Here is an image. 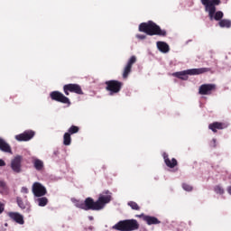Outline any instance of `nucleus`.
Listing matches in <instances>:
<instances>
[{
    "mask_svg": "<svg viewBox=\"0 0 231 231\" xmlns=\"http://www.w3.org/2000/svg\"><path fill=\"white\" fill-rule=\"evenodd\" d=\"M111 191L105 190L103 193L99 194L97 201L92 198H87L84 202H78L76 207L81 208L82 210H102L107 203L111 202Z\"/></svg>",
    "mask_w": 231,
    "mask_h": 231,
    "instance_id": "1",
    "label": "nucleus"
},
{
    "mask_svg": "<svg viewBox=\"0 0 231 231\" xmlns=\"http://www.w3.org/2000/svg\"><path fill=\"white\" fill-rule=\"evenodd\" d=\"M205 6V10L208 13L211 21H221L223 19V12L216 13V6L221 5V0H200Z\"/></svg>",
    "mask_w": 231,
    "mask_h": 231,
    "instance_id": "2",
    "label": "nucleus"
},
{
    "mask_svg": "<svg viewBox=\"0 0 231 231\" xmlns=\"http://www.w3.org/2000/svg\"><path fill=\"white\" fill-rule=\"evenodd\" d=\"M112 228L118 231H134L140 228V223L136 219L120 220Z\"/></svg>",
    "mask_w": 231,
    "mask_h": 231,
    "instance_id": "3",
    "label": "nucleus"
},
{
    "mask_svg": "<svg viewBox=\"0 0 231 231\" xmlns=\"http://www.w3.org/2000/svg\"><path fill=\"white\" fill-rule=\"evenodd\" d=\"M139 32H143L144 33H147V35H162L163 37L167 35V32L165 31H162L160 26L153 22L141 23L139 25Z\"/></svg>",
    "mask_w": 231,
    "mask_h": 231,
    "instance_id": "4",
    "label": "nucleus"
},
{
    "mask_svg": "<svg viewBox=\"0 0 231 231\" xmlns=\"http://www.w3.org/2000/svg\"><path fill=\"white\" fill-rule=\"evenodd\" d=\"M201 73H205V69H191L180 72H175L172 76L177 79H180V80H187L189 79V75H201Z\"/></svg>",
    "mask_w": 231,
    "mask_h": 231,
    "instance_id": "5",
    "label": "nucleus"
},
{
    "mask_svg": "<svg viewBox=\"0 0 231 231\" xmlns=\"http://www.w3.org/2000/svg\"><path fill=\"white\" fill-rule=\"evenodd\" d=\"M50 97L51 100H54L55 102H60V104H68V106H71V102L69 101V98L59 91H52L50 94Z\"/></svg>",
    "mask_w": 231,
    "mask_h": 231,
    "instance_id": "6",
    "label": "nucleus"
},
{
    "mask_svg": "<svg viewBox=\"0 0 231 231\" xmlns=\"http://www.w3.org/2000/svg\"><path fill=\"white\" fill-rule=\"evenodd\" d=\"M11 169L16 174L23 172V156L17 155L11 161Z\"/></svg>",
    "mask_w": 231,
    "mask_h": 231,
    "instance_id": "7",
    "label": "nucleus"
},
{
    "mask_svg": "<svg viewBox=\"0 0 231 231\" xmlns=\"http://www.w3.org/2000/svg\"><path fill=\"white\" fill-rule=\"evenodd\" d=\"M32 193L36 198H42V196H46L47 190L42 184L34 182L32 185Z\"/></svg>",
    "mask_w": 231,
    "mask_h": 231,
    "instance_id": "8",
    "label": "nucleus"
},
{
    "mask_svg": "<svg viewBox=\"0 0 231 231\" xmlns=\"http://www.w3.org/2000/svg\"><path fill=\"white\" fill-rule=\"evenodd\" d=\"M33 136H35V132L33 130H27L23 134L15 135V140L17 142H30Z\"/></svg>",
    "mask_w": 231,
    "mask_h": 231,
    "instance_id": "9",
    "label": "nucleus"
},
{
    "mask_svg": "<svg viewBox=\"0 0 231 231\" xmlns=\"http://www.w3.org/2000/svg\"><path fill=\"white\" fill-rule=\"evenodd\" d=\"M7 216L18 225H24V217L19 212H9Z\"/></svg>",
    "mask_w": 231,
    "mask_h": 231,
    "instance_id": "10",
    "label": "nucleus"
},
{
    "mask_svg": "<svg viewBox=\"0 0 231 231\" xmlns=\"http://www.w3.org/2000/svg\"><path fill=\"white\" fill-rule=\"evenodd\" d=\"M134 62H136V57L132 56L124 69L123 77L125 79H127V77H129V74L131 73V69L133 68Z\"/></svg>",
    "mask_w": 231,
    "mask_h": 231,
    "instance_id": "11",
    "label": "nucleus"
},
{
    "mask_svg": "<svg viewBox=\"0 0 231 231\" xmlns=\"http://www.w3.org/2000/svg\"><path fill=\"white\" fill-rule=\"evenodd\" d=\"M162 158L164 160L165 165L170 169H174V167L178 165V161L176 160V158H172L171 161V159H169V154H167V152H163Z\"/></svg>",
    "mask_w": 231,
    "mask_h": 231,
    "instance_id": "12",
    "label": "nucleus"
},
{
    "mask_svg": "<svg viewBox=\"0 0 231 231\" xmlns=\"http://www.w3.org/2000/svg\"><path fill=\"white\" fill-rule=\"evenodd\" d=\"M16 203L22 210H25V212H30L32 206H30V202H28V200L24 201L21 197H17Z\"/></svg>",
    "mask_w": 231,
    "mask_h": 231,
    "instance_id": "13",
    "label": "nucleus"
},
{
    "mask_svg": "<svg viewBox=\"0 0 231 231\" xmlns=\"http://www.w3.org/2000/svg\"><path fill=\"white\" fill-rule=\"evenodd\" d=\"M208 129H210V131L213 133H217V131L226 129V125L225 123L214 122L208 125Z\"/></svg>",
    "mask_w": 231,
    "mask_h": 231,
    "instance_id": "14",
    "label": "nucleus"
},
{
    "mask_svg": "<svg viewBox=\"0 0 231 231\" xmlns=\"http://www.w3.org/2000/svg\"><path fill=\"white\" fill-rule=\"evenodd\" d=\"M143 221L147 223V225H160V221L156 217H151L147 215H142Z\"/></svg>",
    "mask_w": 231,
    "mask_h": 231,
    "instance_id": "15",
    "label": "nucleus"
},
{
    "mask_svg": "<svg viewBox=\"0 0 231 231\" xmlns=\"http://www.w3.org/2000/svg\"><path fill=\"white\" fill-rule=\"evenodd\" d=\"M0 151H2L3 152L12 153V147L10 146V144H8V143H6V141H5V139L1 137H0Z\"/></svg>",
    "mask_w": 231,
    "mask_h": 231,
    "instance_id": "16",
    "label": "nucleus"
},
{
    "mask_svg": "<svg viewBox=\"0 0 231 231\" xmlns=\"http://www.w3.org/2000/svg\"><path fill=\"white\" fill-rule=\"evenodd\" d=\"M32 165L36 171H42L44 169V162L41 159H33Z\"/></svg>",
    "mask_w": 231,
    "mask_h": 231,
    "instance_id": "17",
    "label": "nucleus"
},
{
    "mask_svg": "<svg viewBox=\"0 0 231 231\" xmlns=\"http://www.w3.org/2000/svg\"><path fill=\"white\" fill-rule=\"evenodd\" d=\"M9 192L10 189H8L6 182L5 180H0V194H3V196H8Z\"/></svg>",
    "mask_w": 231,
    "mask_h": 231,
    "instance_id": "18",
    "label": "nucleus"
},
{
    "mask_svg": "<svg viewBox=\"0 0 231 231\" xmlns=\"http://www.w3.org/2000/svg\"><path fill=\"white\" fill-rule=\"evenodd\" d=\"M157 47L162 53H167L169 51V44L164 42H158Z\"/></svg>",
    "mask_w": 231,
    "mask_h": 231,
    "instance_id": "19",
    "label": "nucleus"
},
{
    "mask_svg": "<svg viewBox=\"0 0 231 231\" xmlns=\"http://www.w3.org/2000/svg\"><path fill=\"white\" fill-rule=\"evenodd\" d=\"M106 88H122L124 86L122 82L116 80L106 81Z\"/></svg>",
    "mask_w": 231,
    "mask_h": 231,
    "instance_id": "20",
    "label": "nucleus"
},
{
    "mask_svg": "<svg viewBox=\"0 0 231 231\" xmlns=\"http://www.w3.org/2000/svg\"><path fill=\"white\" fill-rule=\"evenodd\" d=\"M63 144L71 145V135L69 133H65L63 135Z\"/></svg>",
    "mask_w": 231,
    "mask_h": 231,
    "instance_id": "21",
    "label": "nucleus"
},
{
    "mask_svg": "<svg viewBox=\"0 0 231 231\" xmlns=\"http://www.w3.org/2000/svg\"><path fill=\"white\" fill-rule=\"evenodd\" d=\"M80 131V127L77 126V125H71L69 130H68V134H77V133H79Z\"/></svg>",
    "mask_w": 231,
    "mask_h": 231,
    "instance_id": "22",
    "label": "nucleus"
},
{
    "mask_svg": "<svg viewBox=\"0 0 231 231\" xmlns=\"http://www.w3.org/2000/svg\"><path fill=\"white\" fill-rule=\"evenodd\" d=\"M219 26L221 28H230L231 26V22L229 20H221L219 23H218Z\"/></svg>",
    "mask_w": 231,
    "mask_h": 231,
    "instance_id": "23",
    "label": "nucleus"
},
{
    "mask_svg": "<svg viewBox=\"0 0 231 231\" xmlns=\"http://www.w3.org/2000/svg\"><path fill=\"white\" fill-rule=\"evenodd\" d=\"M39 207H46L48 205V198L42 197L37 199Z\"/></svg>",
    "mask_w": 231,
    "mask_h": 231,
    "instance_id": "24",
    "label": "nucleus"
},
{
    "mask_svg": "<svg viewBox=\"0 0 231 231\" xmlns=\"http://www.w3.org/2000/svg\"><path fill=\"white\" fill-rule=\"evenodd\" d=\"M212 88H200L199 90V95H210Z\"/></svg>",
    "mask_w": 231,
    "mask_h": 231,
    "instance_id": "25",
    "label": "nucleus"
},
{
    "mask_svg": "<svg viewBox=\"0 0 231 231\" xmlns=\"http://www.w3.org/2000/svg\"><path fill=\"white\" fill-rule=\"evenodd\" d=\"M182 189L183 190H186V192H192V190L194 189V188L190 186V184L185 182L182 183Z\"/></svg>",
    "mask_w": 231,
    "mask_h": 231,
    "instance_id": "26",
    "label": "nucleus"
},
{
    "mask_svg": "<svg viewBox=\"0 0 231 231\" xmlns=\"http://www.w3.org/2000/svg\"><path fill=\"white\" fill-rule=\"evenodd\" d=\"M128 207H131L133 210H140V206L134 201L128 202Z\"/></svg>",
    "mask_w": 231,
    "mask_h": 231,
    "instance_id": "27",
    "label": "nucleus"
},
{
    "mask_svg": "<svg viewBox=\"0 0 231 231\" xmlns=\"http://www.w3.org/2000/svg\"><path fill=\"white\" fill-rule=\"evenodd\" d=\"M70 93H77L78 95H82V88H69Z\"/></svg>",
    "mask_w": 231,
    "mask_h": 231,
    "instance_id": "28",
    "label": "nucleus"
},
{
    "mask_svg": "<svg viewBox=\"0 0 231 231\" xmlns=\"http://www.w3.org/2000/svg\"><path fill=\"white\" fill-rule=\"evenodd\" d=\"M109 95H115V93H118L120 91V88H106Z\"/></svg>",
    "mask_w": 231,
    "mask_h": 231,
    "instance_id": "29",
    "label": "nucleus"
},
{
    "mask_svg": "<svg viewBox=\"0 0 231 231\" xmlns=\"http://www.w3.org/2000/svg\"><path fill=\"white\" fill-rule=\"evenodd\" d=\"M214 190L217 194H225V189L221 186H215Z\"/></svg>",
    "mask_w": 231,
    "mask_h": 231,
    "instance_id": "30",
    "label": "nucleus"
},
{
    "mask_svg": "<svg viewBox=\"0 0 231 231\" xmlns=\"http://www.w3.org/2000/svg\"><path fill=\"white\" fill-rule=\"evenodd\" d=\"M209 147H211V149H216V147H217V140L216 139H212L209 142Z\"/></svg>",
    "mask_w": 231,
    "mask_h": 231,
    "instance_id": "31",
    "label": "nucleus"
},
{
    "mask_svg": "<svg viewBox=\"0 0 231 231\" xmlns=\"http://www.w3.org/2000/svg\"><path fill=\"white\" fill-rule=\"evenodd\" d=\"M200 88H216V85L214 84H203L200 86Z\"/></svg>",
    "mask_w": 231,
    "mask_h": 231,
    "instance_id": "32",
    "label": "nucleus"
},
{
    "mask_svg": "<svg viewBox=\"0 0 231 231\" xmlns=\"http://www.w3.org/2000/svg\"><path fill=\"white\" fill-rule=\"evenodd\" d=\"M64 88H79V85H77V84H69V85H65Z\"/></svg>",
    "mask_w": 231,
    "mask_h": 231,
    "instance_id": "33",
    "label": "nucleus"
},
{
    "mask_svg": "<svg viewBox=\"0 0 231 231\" xmlns=\"http://www.w3.org/2000/svg\"><path fill=\"white\" fill-rule=\"evenodd\" d=\"M3 212H5V206L0 202V214H3Z\"/></svg>",
    "mask_w": 231,
    "mask_h": 231,
    "instance_id": "34",
    "label": "nucleus"
},
{
    "mask_svg": "<svg viewBox=\"0 0 231 231\" xmlns=\"http://www.w3.org/2000/svg\"><path fill=\"white\" fill-rule=\"evenodd\" d=\"M69 89H71V88H64L65 95H69Z\"/></svg>",
    "mask_w": 231,
    "mask_h": 231,
    "instance_id": "35",
    "label": "nucleus"
},
{
    "mask_svg": "<svg viewBox=\"0 0 231 231\" xmlns=\"http://www.w3.org/2000/svg\"><path fill=\"white\" fill-rule=\"evenodd\" d=\"M22 192H23V194H28V188L23 187L22 188Z\"/></svg>",
    "mask_w": 231,
    "mask_h": 231,
    "instance_id": "36",
    "label": "nucleus"
},
{
    "mask_svg": "<svg viewBox=\"0 0 231 231\" xmlns=\"http://www.w3.org/2000/svg\"><path fill=\"white\" fill-rule=\"evenodd\" d=\"M6 165V162L3 161V159H0V167H5Z\"/></svg>",
    "mask_w": 231,
    "mask_h": 231,
    "instance_id": "37",
    "label": "nucleus"
},
{
    "mask_svg": "<svg viewBox=\"0 0 231 231\" xmlns=\"http://www.w3.org/2000/svg\"><path fill=\"white\" fill-rule=\"evenodd\" d=\"M137 39L143 40V39H145V35H140V34H138V35H137Z\"/></svg>",
    "mask_w": 231,
    "mask_h": 231,
    "instance_id": "38",
    "label": "nucleus"
},
{
    "mask_svg": "<svg viewBox=\"0 0 231 231\" xmlns=\"http://www.w3.org/2000/svg\"><path fill=\"white\" fill-rule=\"evenodd\" d=\"M227 192H228V194L231 195V186H229V187L227 188Z\"/></svg>",
    "mask_w": 231,
    "mask_h": 231,
    "instance_id": "39",
    "label": "nucleus"
},
{
    "mask_svg": "<svg viewBox=\"0 0 231 231\" xmlns=\"http://www.w3.org/2000/svg\"><path fill=\"white\" fill-rule=\"evenodd\" d=\"M143 214H141V215H136V217H143Z\"/></svg>",
    "mask_w": 231,
    "mask_h": 231,
    "instance_id": "40",
    "label": "nucleus"
}]
</instances>
